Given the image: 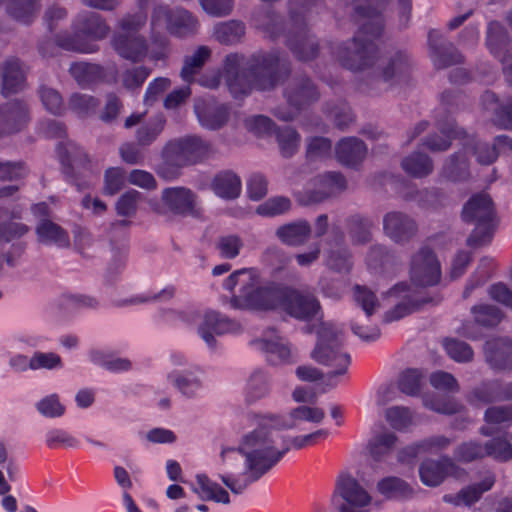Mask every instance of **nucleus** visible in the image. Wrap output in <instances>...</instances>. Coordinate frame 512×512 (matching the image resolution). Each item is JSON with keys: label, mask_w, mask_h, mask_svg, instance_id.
<instances>
[{"label": "nucleus", "mask_w": 512, "mask_h": 512, "mask_svg": "<svg viewBox=\"0 0 512 512\" xmlns=\"http://www.w3.org/2000/svg\"><path fill=\"white\" fill-rule=\"evenodd\" d=\"M326 250L325 263L328 268L339 272L348 273L352 268V257L348 248L344 245V235L335 233L334 243L329 244Z\"/></svg>", "instance_id": "obj_31"}, {"label": "nucleus", "mask_w": 512, "mask_h": 512, "mask_svg": "<svg viewBox=\"0 0 512 512\" xmlns=\"http://www.w3.org/2000/svg\"><path fill=\"white\" fill-rule=\"evenodd\" d=\"M443 175L452 181H461L468 177V161L460 152L452 155L443 166Z\"/></svg>", "instance_id": "obj_55"}, {"label": "nucleus", "mask_w": 512, "mask_h": 512, "mask_svg": "<svg viewBox=\"0 0 512 512\" xmlns=\"http://www.w3.org/2000/svg\"><path fill=\"white\" fill-rule=\"evenodd\" d=\"M56 48L79 54H93L99 51V45L81 37L79 33L67 30L56 33L54 40H45L39 44V52L44 57L57 55Z\"/></svg>", "instance_id": "obj_16"}, {"label": "nucleus", "mask_w": 512, "mask_h": 512, "mask_svg": "<svg viewBox=\"0 0 512 512\" xmlns=\"http://www.w3.org/2000/svg\"><path fill=\"white\" fill-rule=\"evenodd\" d=\"M37 242L44 246L68 248L70 246L69 233L49 218L38 220L35 226Z\"/></svg>", "instance_id": "obj_27"}, {"label": "nucleus", "mask_w": 512, "mask_h": 512, "mask_svg": "<svg viewBox=\"0 0 512 512\" xmlns=\"http://www.w3.org/2000/svg\"><path fill=\"white\" fill-rule=\"evenodd\" d=\"M212 189L217 196L223 199H235L241 192V180L233 172H222L214 178Z\"/></svg>", "instance_id": "obj_44"}, {"label": "nucleus", "mask_w": 512, "mask_h": 512, "mask_svg": "<svg viewBox=\"0 0 512 512\" xmlns=\"http://www.w3.org/2000/svg\"><path fill=\"white\" fill-rule=\"evenodd\" d=\"M253 22L255 26L265 32L270 37H276L282 30L287 32V24L283 25L280 16L272 9L263 8L254 12Z\"/></svg>", "instance_id": "obj_45"}, {"label": "nucleus", "mask_w": 512, "mask_h": 512, "mask_svg": "<svg viewBox=\"0 0 512 512\" xmlns=\"http://www.w3.org/2000/svg\"><path fill=\"white\" fill-rule=\"evenodd\" d=\"M495 483V475L491 472L485 474L481 482L469 485L456 494H446L443 501L454 506H471L476 503L486 491H489Z\"/></svg>", "instance_id": "obj_28"}, {"label": "nucleus", "mask_w": 512, "mask_h": 512, "mask_svg": "<svg viewBox=\"0 0 512 512\" xmlns=\"http://www.w3.org/2000/svg\"><path fill=\"white\" fill-rule=\"evenodd\" d=\"M276 137L281 155L283 157H291L298 150L300 135L293 128L285 127L278 130Z\"/></svg>", "instance_id": "obj_58"}, {"label": "nucleus", "mask_w": 512, "mask_h": 512, "mask_svg": "<svg viewBox=\"0 0 512 512\" xmlns=\"http://www.w3.org/2000/svg\"><path fill=\"white\" fill-rule=\"evenodd\" d=\"M486 41L490 52L501 61L507 81L512 83V49H507L509 37L501 23L489 24Z\"/></svg>", "instance_id": "obj_19"}, {"label": "nucleus", "mask_w": 512, "mask_h": 512, "mask_svg": "<svg viewBox=\"0 0 512 512\" xmlns=\"http://www.w3.org/2000/svg\"><path fill=\"white\" fill-rule=\"evenodd\" d=\"M25 73L17 59H8L2 65V94L9 96L24 88Z\"/></svg>", "instance_id": "obj_33"}, {"label": "nucleus", "mask_w": 512, "mask_h": 512, "mask_svg": "<svg viewBox=\"0 0 512 512\" xmlns=\"http://www.w3.org/2000/svg\"><path fill=\"white\" fill-rule=\"evenodd\" d=\"M37 412L45 418H59L65 413V406L57 394H50L35 403Z\"/></svg>", "instance_id": "obj_64"}, {"label": "nucleus", "mask_w": 512, "mask_h": 512, "mask_svg": "<svg viewBox=\"0 0 512 512\" xmlns=\"http://www.w3.org/2000/svg\"><path fill=\"white\" fill-rule=\"evenodd\" d=\"M423 380L424 376L420 370L407 369L400 375L398 387L404 394L415 396L420 392Z\"/></svg>", "instance_id": "obj_61"}, {"label": "nucleus", "mask_w": 512, "mask_h": 512, "mask_svg": "<svg viewBox=\"0 0 512 512\" xmlns=\"http://www.w3.org/2000/svg\"><path fill=\"white\" fill-rule=\"evenodd\" d=\"M244 34V24L236 20L221 22L214 28V37L221 44H235L240 41Z\"/></svg>", "instance_id": "obj_51"}, {"label": "nucleus", "mask_w": 512, "mask_h": 512, "mask_svg": "<svg viewBox=\"0 0 512 512\" xmlns=\"http://www.w3.org/2000/svg\"><path fill=\"white\" fill-rule=\"evenodd\" d=\"M462 473L463 471L450 458H443L440 461L427 460L419 468L422 483L431 487L441 484L448 475L460 477Z\"/></svg>", "instance_id": "obj_24"}, {"label": "nucleus", "mask_w": 512, "mask_h": 512, "mask_svg": "<svg viewBox=\"0 0 512 512\" xmlns=\"http://www.w3.org/2000/svg\"><path fill=\"white\" fill-rule=\"evenodd\" d=\"M451 443L452 440L446 436H431L415 445L409 446L402 450L399 454V460L402 462L408 461L409 458H415L419 453L422 452L437 453L446 449Z\"/></svg>", "instance_id": "obj_38"}, {"label": "nucleus", "mask_w": 512, "mask_h": 512, "mask_svg": "<svg viewBox=\"0 0 512 512\" xmlns=\"http://www.w3.org/2000/svg\"><path fill=\"white\" fill-rule=\"evenodd\" d=\"M367 152L363 141L354 138H344L336 146L337 160L347 166H354L361 162Z\"/></svg>", "instance_id": "obj_37"}, {"label": "nucleus", "mask_w": 512, "mask_h": 512, "mask_svg": "<svg viewBox=\"0 0 512 512\" xmlns=\"http://www.w3.org/2000/svg\"><path fill=\"white\" fill-rule=\"evenodd\" d=\"M485 425L481 426L479 433L485 437H490L496 433L500 427H510L512 425V404L491 405L483 415Z\"/></svg>", "instance_id": "obj_30"}, {"label": "nucleus", "mask_w": 512, "mask_h": 512, "mask_svg": "<svg viewBox=\"0 0 512 512\" xmlns=\"http://www.w3.org/2000/svg\"><path fill=\"white\" fill-rule=\"evenodd\" d=\"M99 105V101L88 94L74 93L70 96L68 107L80 117L94 113Z\"/></svg>", "instance_id": "obj_62"}, {"label": "nucleus", "mask_w": 512, "mask_h": 512, "mask_svg": "<svg viewBox=\"0 0 512 512\" xmlns=\"http://www.w3.org/2000/svg\"><path fill=\"white\" fill-rule=\"evenodd\" d=\"M347 188L345 178L337 172H328L313 179V187L297 195L302 205L320 203L329 197L336 196Z\"/></svg>", "instance_id": "obj_13"}, {"label": "nucleus", "mask_w": 512, "mask_h": 512, "mask_svg": "<svg viewBox=\"0 0 512 512\" xmlns=\"http://www.w3.org/2000/svg\"><path fill=\"white\" fill-rule=\"evenodd\" d=\"M321 0H289V24L297 27L307 25V14Z\"/></svg>", "instance_id": "obj_56"}, {"label": "nucleus", "mask_w": 512, "mask_h": 512, "mask_svg": "<svg viewBox=\"0 0 512 512\" xmlns=\"http://www.w3.org/2000/svg\"><path fill=\"white\" fill-rule=\"evenodd\" d=\"M428 42L431 50L430 56L436 68H446L462 61V55L451 43L445 41L439 32L430 31Z\"/></svg>", "instance_id": "obj_25"}, {"label": "nucleus", "mask_w": 512, "mask_h": 512, "mask_svg": "<svg viewBox=\"0 0 512 512\" xmlns=\"http://www.w3.org/2000/svg\"><path fill=\"white\" fill-rule=\"evenodd\" d=\"M58 149L62 162L69 164L72 168L90 164V159L86 152L71 140L61 143Z\"/></svg>", "instance_id": "obj_54"}, {"label": "nucleus", "mask_w": 512, "mask_h": 512, "mask_svg": "<svg viewBox=\"0 0 512 512\" xmlns=\"http://www.w3.org/2000/svg\"><path fill=\"white\" fill-rule=\"evenodd\" d=\"M151 30L153 33L166 30L170 35L186 38L195 35L200 27L199 20L190 11L182 8H170L157 5L151 14Z\"/></svg>", "instance_id": "obj_7"}, {"label": "nucleus", "mask_w": 512, "mask_h": 512, "mask_svg": "<svg viewBox=\"0 0 512 512\" xmlns=\"http://www.w3.org/2000/svg\"><path fill=\"white\" fill-rule=\"evenodd\" d=\"M28 121V108L22 101L13 100L0 106V136L20 131Z\"/></svg>", "instance_id": "obj_23"}, {"label": "nucleus", "mask_w": 512, "mask_h": 512, "mask_svg": "<svg viewBox=\"0 0 512 512\" xmlns=\"http://www.w3.org/2000/svg\"><path fill=\"white\" fill-rule=\"evenodd\" d=\"M149 0H139V12L135 13L130 19V61L141 62L148 54V44L144 36L132 33L142 27L146 23V8L148 7Z\"/></svg>", "instance_id": "obj_26"}, {"label": "nucleus", "mask_w": 512, "mask_h": 512, "mask_svg": "<svg viewBox=\"0 0 512 512\" xmlns=\"http://www.w3.org/2000/svg\"><path fill=\"white\" fill-rule=\"evenodd\" d=\"M68 71L77 84L83 88L104 82L106 77L105 69L101 65L85 61L72 63Z\"/></svg>", "instance_id": "obj_32"}, {"label": "nucleus", "mask_w": 512, "mask_h": 512, "mask_svg": "<svg viewBox=\"0 0 512 512\" xmlns=\"http://www.w3.org/2000/svg\"><path fill=\"white\" fill-rule=\"evenodd\" d=\"M353 12L360 27L352 39L337 47L335 57L342 67L360 72L371 68L378 58V48L373 40L383 29L382 12L376 15L369 13L368 9L361 14Z\"/></svg>", "instance_id": "obj_3"}, {"label": "nucleus", "mask_w": 512, "mask_h": 512, "mask_svg": "<svg viewBox=\"0 0 512 512\" xmlns=\"http://www.w3.org/2000/svg\"><path fill=\"white\" fill-rule=\"evenodd\" d=\"M282 73H288V67L279 55H257L245 60L241 55L229 54L225 57L222 72L205 75L200 79V84L215 89L223 79L229 91L237 97L246 95L253 89H273Z\"/></svg>", "instance_id": "obj_2"}, {"label": "nucleus", "mask_w": 512, "mask_h": 512, "mask_svg": "<svg viewBox=\"0 0 512 512\" xmlns=\"http://www.w3.org/2000/svg\"><path fill=\"white\" fill-rule=\"evenodd\" d=\"M155 211L163 216H197L200 214L198 196L186 187L166 188L161 193V202Z\"/></svg>", "instance_id": "obj_10"}, {"label": "nucleus", "mask_w": 512, "mask_h": 512, "mask_svg": "<svg viewBox=\"0 0 512 512\" xmlns=\"http://www.w3.org/2000/svg\"><path fill=\"white\" fill-rule=\"evenodd\" d=\"M482 105L485 110L494 112L492 121L495 125L512 130V103L499 105L495 94L486 92L482 96Z\"/></svg>", "instance_id": "obj_40"}, {"label": "nucleus", "mask_w": 512, "mask_h": 512, "mask_svg": "<svg viewBox=\"0 0 512 512\" xmlns=\"http://www.w3.org/2000/svg\"><path fill=\"white\" fill-rule=\"evenodd\" d=\"M377 491L386 499L405 500L413 496L414 490L410 484L399 477L388 476L377 483Z\"/></svg>", "instance_id": "obj_39"}, {"label": "nucleus", "mask_w": 512, "mask_h": 512, "mask_svg": "<svg viewBox=\"0 0 512 512\" xmlns=\"http://www.w3.org/2000/svg\"><path fill=\"white\" fill-rule=\"evenodd\" d=\"M163 149L186 167L203 161L210 152V145L198 136H185L168 141Z\"/></svg>", "instance_id": "obj_15"}, {"label": "nucleus", "mask_w": 512, "mask_h": 512, "mask_svg": "<svg viewBox=\"0 0 512 512\" xmlns=\"http://www.w3.org/2000/svg\"><path fill=\"white\" fill-rule=\"evenodd\" d=\"M311 234L310 224L306 220H299L282 225L277 228L276 236L288 246H300L305 244Z\"/></svg>", "instance_id": "obj_36"}, {"label": "nucleus", "mask_w": 512, "mask_h": 512, "mask_svg": "<svg viewBox=\"0 0 512 512\" xmlns=\"http://www.w3.org/2000/svg\"><path fill=\"white\" fill-rule=\"evenodd\" d=\"M325 417V412L319 407L299 406L290 411L289 422L280 420V427L294 428L299 421H307L311 423H321Z\"/></svg>", "instance_id": "obj_50"}, {"label": "nucleus", "mask_w": 512, "mask_h": 512, "mask_svg": "<svg viewBox=\"0 0 512 512\" xmlns=\"http://www.w3.org/2000/svg\"><path fill=\"white\" fill-rule=\"evenodd\" d=\"M140 119L141 115H130V127H134V139L130 145V164L138 163L144 158L146 148L156 141L165 127V119L160 115L144 123H140Z\"/></svg>", "instance_id": "obj_12"}, {"label": "nucleus", "mask_w": 512, "mask_h": 512, "mask_svg": "<svg viewBox=\"0 0 512 512\" xmlns=\"http://www.w3.org/2000/svg\"><path fill=\"white\" fill-rule=\"evenodd\" d=\"M438 128L440 132L446 136L445 138L431 135L423 142V146L433 152L447 150L453 138H466V132L462 128H458L453 120H447L446 122L438 121Z\"/></svg>", "instance_id": "obj_34"}, {"label": "nucleus", "mask_w": 512, "mask_h": 512, "mask_svg": "<svg viewBox=\"0 0 512 512\" xmlns=\"http://www.w3.org/2000/svg\"><path fill=\"white\" fill-rule=\"evenodd\" d=\"M198 331L206 344L210 348H214L216 344L214 334L223 335L228 333H237L241 331V325L218 312L209 311L204 315Z\"/></svg>", "instance_id": "obj_21"}, {"label": "nucleus", "mask_w": 512, "mask_h": 512, "mask_svg": "<svg viewBox=\"0 0 512 512\" xmlns=\"http://www.w3.org/2000/svg\"><path fill=\"white\" fill-rule=\"evenodd\" d=\"M71 27L75 33L94 43L104 39L109 32L105 20L98 13L91 11L78 13L73 18Z\"/></svg>", "instance_id": "obj_22"}, {"label": "nucleus", "mask_w": 512, "mask_h": 512, "mask_svg": "<svg viewBox=\"0 0 512 512\" xmlns=\"http://www.w3.org/2000/svg\"><path fill=\"white\" fill-rule=\"evenodd\" d=\"M414 71V62L411 56L403 50L387 54L379 64V74L371 81L373 89L380 90V82L389 87L409 82Z\"/></svg>", "instance_id": "obj_8"}, {"label": "nucleus", "mask_w": 512, "mask_h": 512, "mask_svg": "<svg viewBox=\"0 0 512 512\" xmlns=\"http://www.w3.org/2000/svg\"><path fill=\"white\" fill-rule=\"evenodd\" d=\"M211 56V50L207 46H199L192 55L184 58L181 69V78L185 82H191L194 76L201 70Z\"/></svg>", "instance_id": "obj_46"}, {"label": "nucleus", "mask_w": 512, "mask_h": 512, "mask_svg": "<svg viewBox=\"0 0 512 512\" xmlns=\"http://www.w3.org/2000/svg\"><path fill=\"white\" fill-rule=\"evenodd\" d=\"M486 456L506 462L512 458V444L506 437H494L484 444Z\"/></svg>", "instance_id": "obj_60"}, {"label": "nucleus", "mask_w": 512, "mask_h": 512, "mask_svg": "<svg viewBox=\"0 0 512 512\" xmlns=\"http://www.w3.org/2000/svg\"><path fill=\"white\" fill-rule=\"evenodd\" d=\"M463 146L465 149L471 147L477 161L483 165L493 163L498 158L499 153L507 148V144L497 143V137H495L492 144L476 142L472 137H468Z\"/></svg>", "instance_id": "obj_42"}, {"label": "nucleus", "mask_w": 512, "mask_h": 512, "mask_svg": "<svg viewBox=\"0 0 512 512\" xmlns=\"http://www.w3.org/2000/svg\"><path fill=\"white\" fill-rule=\"evenodd\" d=\"M284 294L282 309L295 319L309 321L321 310L318 299L309 291L285 287Z\"/></svg>", "instance_id": "obj_17"}, {"label": "nucleus", "mask_w": 512, "mask_h": 512, "mask_svg": "<svg viewBox=\"0 0 512 512\" xmlns=\"http://www.w3.org/2000/svg\"><path fill=\"white\" fill-rule=\"evenodd\" d=\"M401 166L408 175L415 178L426 177L433 171V162L430 157L419 152H414L405 157Z\"/></svg>", "instance_id": "obj_47"}, {"label": "nucleus", "mask_w": 512, "mask_h": 512, "mask_svg": "<svg viewBox=\"0 0 512 512\" xmlns=\"http://www.w3.org/2000/svg\"><path fill=\"white\" fill-rule=\"evenodd\" d=\"M280 428V417H266L257 428L243 435L237 448L222 449L220 456L227 465L232 466V462L238 460L239 456L245 460L242 471H231L219 476L233 494H242L290 450L279 433Z\"/></svg>", "instance_id": "obj_1"}, {"label": "nucleus", "mask_w": 512, "mask_h": 512, "mask_svg": "<svg viewBox=\"0 0 512 512\" xmlns=\"http://www.w3.org/2000/svg\"><path fill=\"white\" fill-rule=\"evenodd\" d=\"M40 7V0H9L6 11L15 21L30 24L35 20Z\"/></svg>", "instance_id": "obj_41"}, {"label": "nucleus", "mask_w": 512, "mask_h": 512, "mask_svg": "<svg viewBox=\"0 0 512 512\" xmlns=\"http://www.w3.org/2000/svg\"><path fill=\"white\" fill-rule=\"evenodd\" d=\"M286 44L300 61H310L319 53V44L316 38L309 33L307 25L297 27L288 24Z\"/></svg>", "instance_id": "obj_18"}, {"label": "nucleus", "mask_w": 512, "mask_h": 512, "mask_svg": "<svg viewBox=\"0 0 512 512\" xmlns=\"http://www.w3.org/2000/svg\"><path fill=\"white\" fill-rule=\"evenodd\" d=\"M244 246V242L239 235L226 234L220 236L215 244L219 255L224 259H234Z\"/></svg>", "instance_id": "obj_57"}, {"label": "nucleus", "mask_w": 512, "mask_h": 512, "mask_svg": "<svg viewBox=\"0 0 512 512\" xmlns=\"http://www.w3.org/2000/svg\"><path fill=\"white\" fill-rule=\"evenodd\" d=\"M259 348L267 353L268 360L274 364L286 362L291 356V349L281 337L257 341Z\"/></svg>", "instance_id": "obj_48"}, {"label": "nucleus", "mask_w": 512, "mask_h": 512, "mask_svg": "<svg viewBox=\"0 0 512 512\" xmlns=\"http://www.w3.org/2000/svg\"><path fill=\"white\" fill-rule=\"evenodd\" d=\"M383 228L392 241L400 244L409 242L418 231L415 220L398 211L389 212L384 216Z\"/></svg>", "instance_id": "obj_20"}, {"label": "nucleus", "mask_w": 512, "mask_h": 512, "mask_svg": "<svg viewBox=\"0 0 512 512\" xmlns=\"http://www.w3.org/2000/svg\"><path fill=\"white\" fill-rule=\"evenodd\" d=\"M371 500L370 494L352 476L344 475L337 480L332 504L338 512H360Z\"/></svg>", "instance_id": "obj_11"}, {"label": "nucleus", "mask_w": 512, "mask_h": 512, "mask_svg": "<svg viewBox=\"0 0 512 512\" xmlns=\"http://www.w3.org/2000/svg\"><path fill=\"white\" fill-rule=\"evenodd\" d=\"M284 96L287 99L289 108L278 107L274 115L282 121H291L299 113L300 109L319 97L315 85L306 77H295L288 81Z\"/></svg>", "instance_id": "obj_9"}, {"label": "nucleus", "mask_w": 512, "mask_h": 512, "mask_svg": "<svg viewBox=\"0 0 512 512\" xmlns=\"http://www.w3.org/2000/svg\"><path fill=\"white\" fill-rule=\"evenodd\" d=\"M485 357L487 363L495 370L512 368V340L495 338L486 342Z\"/></svg>", "instance_id": "obj_29"}, {"label": "nucleus", "mask_w": 512, "mask_h": 512, "mask_svg": "<svg viewBox=\"0 0 512 512\" xmlns=\"http://www.w3.org/2000/svg\"><path fill=\"white\" fill-rule=\"evenodd\" d=\"M348 233L353 243H367L371 240V223L360 216H352L348 220Z\"/></svg>", "instance_id": "obj_63"}, {"label": "nucleus", "mask_w": 512, "mask_h": 512, "mask_svg": "<svg viewBox=\"0 0 512 512\" xmlns=\"http://www.w3.org/2000/svg\"><path fill=\"white\" fill-rule=\"evenodd\" d=\"M199 490H195L204 500H213L218 503L229 504L228 492L218 483L210 480L206 475L200 474L196 477Z\"/></svg>", "instance_id": "obj_49"}, {"label": "nucleus", "mask_w": 512, "mask_h": 512, "mask_svg": "<svg viewBox=\"0 0 512 512\" xmlns=\"http://www.w3.org/2000/svg\"><path fill=\"white\" fill-rule=\"evenodd\" d=\"M96 298L81 294H65L58 300V306L64 313H73L83 308L96 309Z\"/></svg>", "instance_id": "obj_53"}, {"label": "nucleus", "mask_w": 512, "mask_h": 512, "mask_svg": "<svg viewBox=\"0 0 512 512\" xmlns=\"http://www.w3.org/2000/svg\"><path fill=\"white\" fill-rule=\"evenodd\" d=\"M200 124L210 130L221 128L228 120L229 112L225 105L196 106Z\"/></svg>", "instance_id": "obj_43"}, {"label": "nucleus", "mask_w": 512, "mask_h": 512, "mask_svg": "<svg viewBox=\"0 0 512 512\" xmlns=\"http://www.w3.org/2000/svg\"><path fill=\"white\" fill-rule=\"evenodd\" d=\"M410 278L417 286H433L441 279V265L435 253L428 247L419 249L411 259Z\"/></svg>", "instance_id": "obj_14"}, {"label": "nucleus", "mask_w": 512, "mask_h": 512, "mask_svg": "<svg viewBox=\"0 0 512 512\" xmlns=\"http://www.w3.org/2000/svg\"><path fill=\"white\" fill-rule=\"evenodd\" d=\"M317 335L318 341L311 352V357L332 369L330 377L345 374L350 365V355L341 349L342 331L333 323H323Z\"/></svg>", "instance_id": "obj_5"}, {"label": "nucleus", "mask_w": 512, "mask_h": 512, "mask_svg": "<svg viewBox=\"0 0 512 512\" xmlns=\"http://www.w3.org/2000/svg\"><path fill=\"white\" fill-rule=\"evenodd\" d=\"M168 378L186 398L196 397L203 387L198 370L173 371L168 375Z\"/></svg>", "instance_id": "obj_35"}, {"label": "nucleus", "mask_w": 512, "mask_h": 512, "mask_svg": "<svg viewBox=\"0 0 512 512\" xmlns=\"http://www.w3.org/2000/svg\"><path fill=\"white\" fill-rule=\"evenodd\" d=\"M223 286L233 291L240 286L239 294L231 298V306L235 309L273 310L282 308L285 287H258V278L252 269H240L224 281Z\"/></svg>", "instance_id": "obj_4"}, {"label": "nucleus", "mask_w": 512, "mask_h": 512, "mask_svg": "<svg viewBox=\"0 0 512 512\" xmlns=\"http://www.w3.org/2000/svg\"><path fill=\"white\" fill-rule=\"evenodd\" d=\"M468 401L472 405H485L502 401L501 385L496 381L483 383L470 392Z\"/></svg>", "instance_id": "obj_52"}, {"label": "nucleus", "mask_w": 512, "mask_h": 512, "mask_svg": "<svg viewBox=\"0 0 512 512\" xmlns=\"http://www.w3.org/2000/svg\"><path fill=\"white\" fill-rule=\"evenodd\" d=\"M472 314L474 315L475 321L486 327H492L498 325L503 319L502 311L492 305H477L473 306Z\"/></svg>", "instance_id": "obj_59"}, {"label": "nucleus", "mask_w": 512, "mask_h": 512, "mask_svg": "<svg viewBox=\"0 0 512 512\" xmlns=\"http://www.w3.org/2000/svg\"><path fill=\"white\" fill-rule=\"evenodd\" d=\"M462 218L476 225L467 239V245L479 247L490 241L495 225L494 207L489 195L480 193L471 197L463 207Z\"/></svg>", "instance_id": "obj_6"}]
</instances>
